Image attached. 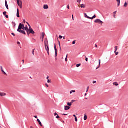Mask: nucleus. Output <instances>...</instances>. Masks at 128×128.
<instances>
[{
    "label": "nucleus",
    "instance_id": "f257e3e1",
    "mask_svg": "<svg viewBox=\"0 0 128 128\" xmlns=\"http://www.w3.org/2000/svg\"><path fill=\"white\" fill-rule=\"evenodd\" d=\"M44 46L45 50H46L48 56H50V46H48V38H46V40H44Z\"/></svg>",
    "mask_w": 128,
    "mask_h": 128
},
{
    "label": "nucleus",
    "instance_id": "f03ea898",
    "mask_svg": "<svg viewBox=\"0 0 128 128\" xmlns=\"http://www.w3.org/2000/svg\"><path fill=\"white\" fill-rule=\"evenodd\" d=\"M24 24V22H22V23H20L19 24L18 28V29L17 31L20 30H24V24Z\"/></svg>",
    "mask_w": 128,
    "mask_h": 128
},
{
    "label": "nucleus",
    "instance_id": "7ed1b4c3",
    "mask_svg": "<svg viewBox=\"0 0 128 128\" xmlns=\"http://www.w3.org/2000/svg\"><path fill=\"white\" fill-rule=\"evenodd\" d=\"M54 48L55 50V60H58V58H56L58 56V48H56V44H54Z\"/></svg>",
    "mask_w": 128,
    "mask_h": 128
},
{
    "label": "nucleus",
    "instance_id": "20e7f679",
    "mask_svg": "<svg viewBox=\"0 0 128 128\" xmlns=\"http://www.w3.org/2000/svg\"><path fill=\"white\" fill-rule=\"evenodd\" d=\"M17 4L20 8H22V2L20 0H17Z\"/></svg>",
    "mask_w": 128,
    "mask_h": 128
},
{
    "label": "nucleus",
    "instance_id": "39448f33",
    "mask_svg": "<svg viewBox=\"0 0 128 128\" xmlns=\"http://www.w3.org/2000/svg\"><path fill=\"white\" fill-rule=\"evenodd\" d=\"M95 24H104V22L102 21H101L100 19H96L94 20Z\"/></svg>",
    "mask_w": 128,
    "mask_h": 128
},
{
    "label": "nucleus",
    "instance_id": "423d86ee",
    "mask_svg": "<svg viewBox=\"0 0 128 128\" xmlns=\"http://www.w3.org/2000/svg\"><path fill=\"white\" fill-rule=\"evenodd\" d=\"M25 30H19L17 32H20V34H24V36H26V32L24 31Z\"/></svg>",
    "mask_w": 128,
    "mask_h": 128
},
{
    "label": "nucleus",
    "instance_id": "0eeeda50",
    "mask_svg": "<svg viewBox=\"0 0 128 128\" xmlns=\"http://www.w3.org/2000/svg\"><path fill=\"white\" fill-rule=\"evenodd\" d=\"M28 32H29V34H36V32H34V30L33 29L31 30H28Z\"/></svg>",
    "mask_w": 128,
    "mask_h": 128
},
{
    "label": "nucleus",
    "instance_id": "6e6552de",
    "mask_svg": "<svg viewBox=\"0 0 128 128\" xmlns=\"http://www.w3.org/2000/svg\"><path fill=\"white\" fill-rule=\"evenodd\" d=\"M28 27V26H26V27L24 26V28H23V30H26V32H28L29 30Z\"/></svg>",
    "mask_w": 128,
    "mask_h": 128
},
{
    "label": "nucleus",
    "instance_id": "1a4fd4ad",
    "mask_svg": "<svg viewBox=\"0 0 128 128\" xmlns=\"http://www.w3.org/2000/svg\"><path fill=\"white\" fill-rule=\"evenodd\" d=\"M16 16L17 18H20V10H18V8L17 9Z\"/></svg>",
    "mask_w": 128,
    "mask_h": 128
},
{
    "label": "nucleus",
    "instance_id": "9d476101",
    "mask_svg": "<svg viewBox=\"0 0 128 128\" xmlns=\"http://www.w3.org/2000/svg\"><path fill=\"white\" fill-rule=\"evenodd\" d=\"M70 110V107L68 106H64L65 110Z\"/></svg>",
    "mask_w": 128,
    "mask_h": 128
},
{
    "label": "nucleus",
    "instance_id": "9b49d317",
    "mask_svg": "<svg viewBox=\"0 0 128 128\" xmlns=\"http://www.w3.org/2000/svg\"><path fill=\"white\" fill-rule=\"evenodd\" d=\"M44 10H48V4L44 5Z\"/></svg>",
    "mask_w": 128,
    "mask_h": 128
},
{
    "label": "nucleus",
    "instance_id": "f8f14e48",
    "mask_svg": "<svg viewBox=\"0 0 128 128\" xmlns=\"http://www.w3.org/2000/svg\"><path fill=\"white\" fill-rule=\"evenodd\" d=\"M46 36V34L44 32L42 33V36H41L40 38H42V42H44V36Z\"/></svg>",
    "mask_w": 128,
    "mask_h": 128
},
{
    "label": "nucleus",
    "instance_id": "ddd939ff",
    "mask_svg": "<svg viewBox=\"0 0 128 128\" xmlns=\"http://www.w3.org/2000/svg\"><path fill=\"white\" fill-rule=\"evenodd\" d=\"M37 122H38L39 124H40V126H43L42 124V122L39 119H37Z\"/></svg>",
    "mask_w": 128,
    "mask_h": 128
},
{
    "label": "nucleus",
    "instance_id": "4468645a",
    "mask_svg": "<svg viewBox=\"0 0 128 128\" xmlns=\"http://www.w3.org/2000/svg\"><path fill=\"white\" fill-rule=\"evenodd\" d=\"M98 62H99V65H98V66L97 67L96 70H98V68H100V64H101L100 60H99Z\"/></svg>",
    "mask_w": 128,
    "mask_h": 128
},
{
    "label": "nucleus",
    "instance_id": "2eb2a0df",
    "mask_svg": "<svg viewBox=\"0 0 128 128\" xmlns=\"http://www.w3.org/2000/svg\"><path fill=\"white\" fill-rule=\"evenodd\" d=\"M118 2V6H120V0H116Z\"/></svg>",
    "mask_w": 128,
    "mask_h": 128
},
{
    "label": "nucleus",
    "instance_id": "dca6fc26",
    "mask_svg": "<svg viewBox=\"0 0 128 128\" xmlns=\"http://www.w3.org/2000/svg\"><path fill=\"white\" fill-rule=\"evenodd\" d=\"M6 93H2L0 92V96H6Z\"/></svg>",
    "mask_w": 128,
    "mask_h": 128
},
{
    "label": "nucleus",
    "instance_id": "f3484780",
    "mask_svg": "<svg viewBox=\"0 0 128 128\" xmlns=\"http://www.w3.org/2000/svg\"><path fill=\"white\" fill-rule=\"evenodd\" d=\"M67 104H68V106H70V107L72 106V102H68Z\"/></svg>",
    "mask_w": 128,
    "mask_h": 128
},
{
    "label": "nucleus",
    "instance_id": "a211bd4d",
    "mask_svg": "<svg viewBox=\"0 0 128 128\" xmlns=\"http://www.w3.org/2000/svg\"><path fill=\"white\" fill-rule=\"evenodd\" d=\"M73 116H74V118H75V122H78V117H76V114L73 115Z\"/></svg>",
    "mask_w": 128,
    "mask_h": 128
},
{
    "label": "nucleus",
    "instance_id": "6ab92c4d",
    "mask_svg": "<svg viewBox=\"0 0 128 128\" xmlns=\"http://www.w3.org/2000/svg\"><path fill=\"white\" fill-rule=\"evenodd\" d=\"M128 2H126L124 4V8H128Z\"/></svg>",
    "mask_w": 128,
    "mask_h": 128
},
{
    "label": "nucleus",
    "instance_id": "aec40b11",
    "mask_svg": "<svg viewBox=\"0 0 128 128\" xmlns=\"http://www.w3.org/2000/svg\"><path fill=\"white\" fill-rule=\"evenodd\" d=\"M12 24L14 25H13V28H16V24L14 22H12Z\"/></svg>",
    "mask_w": 128,
    "mask_h": 128
},
{
    "label": "nucleus",
    "instance_id": "412c9836",
    "mask_svg": "<svg viewBox=\"0 0 128 128\" xmlns=\"http://www.w3.org/2000/svg\"><path fill=\"white\" fill-rule=\"evenodd\" d=\"M80 7L82 8H86V5L84 4H82Z\"/></svg>",
    "mask_w": 128,
    "mask_h": 128
},
{
    "label": "nucleus",
    "instance_id": "4be33fe9",
    "mask_svg": "<svg viewBox=\"0 0 128 128\" xmlns=\"http://www.w3.org/2000/svg\"><path fill=\"white\" fill-rule=\"evenodd\" d=\"M88 120V116H86V114H85L84 116V120Z\"/></svg>",
    "mask_w": 128,
    "mask_h": 128
},
{
    "label": "nucleus",
    "instance_id": "5701e85b",
    "mask_svg": "<svg viewBox=\"0 0 128 128\" xmlns=\"http://www.w3.org/2000/svg\"><path fill=\"white\" fill-rule=\"evenodd\" d=\"M114 86H118V82H114L113 83Z\"/></svg>",
    "mask_w": 128,
    "mask_h": 128
},
{
    "label": "nucleus",
    "instance_id": "b1692460",
    "mask_svg": "<svg viewBox=\"0 0 128 128\" xmlns=\"http://www.w3.org/2000/svg\"><path fill=\"white\" fill-rule=\"evenodd\" d=\"M2 73L4 74V76H8V74H6V73L4 72V70H2Z\"/></svg>",
    "mask_w": 128,
    "mask_h": 128
},
{
    "label": "nucleus",
    "instance_id": "393cba45",
    "mask_svg": "<svg viewBox=\"0 0 128 128\" xmlns=\"http://www.w3.org/2000/svg\"><path fill=\"white\" fill-rule=\"evenodd\" d=\"M84 17L86 18H88L89 16L86 14V13H84Z\"/></svg>",
    "mask_w": 128,
    "mask_h": 128
},
{
    "label": "nucleus",
    "instance_id": "a878e982",
    "mask_svg": "<svg viewBox=\"0 0 128 128\" xmlns=\"http://www.w3.org/2000/svg\"><path fill=\"white\" fill-rule=\"evenodd\" d=\"M116 11L114 12V13H113V16H114V18H116Z\"/></svg>",
    "mask_w": 128,
    "mask_h": 128
},
{
    "label": "nucleus",
    "instance_id": "bb28decb",
    "mask_svg": "<svg viewBox=\"0 0 128 128\" xmlns=\"http://www.w3.org/2000/svg\"><path fill=\"white\" fill-rule=\"evenodd\" d=\"M72 92H73V93L76 92V90H71V91L70 92V94H72Z\"/></svg>",
    "mask_w": 128,
    "mask_h": 128
},
{
    "label": "nucleus",
    "instance_id": "cd10ccee",
    "mask_svg": "<svg viewBox=\"0 0 128 128\" xmlns=\"http://www.w3.org/2000/svg\"><path fill=\"white\" fill-rule=\"evenodd\" d=\"M80 66H82V64H77L76 66V68H80Z\"/></svg>",
    "mask_w": 128,
    "mask_h": 128
},
{
    "label": "nucleus",
    "instance_id": "c85d7f7f",
    "mask_svg": "<svg viewBox=\"0 0 128 128\" xmlns=\"http://www.w3.org/2000/svg\"><path fill=\"white\" fill-rule=\"evenodd\" d=\"M28 26H29V30H33L30 24H28Z\"/></svg>",
    "mask_w": 128,
    "mask_h": 128
},
{
    "label": "nucleus",
    "instance_id": "c756f323",
    "mask_svg": "<svg viewBox=\"0 0 128 128\" xmlns=\"http://www.w3.org/2000/svg\"><path fill=\"white\" fill-rule=\"evenodd\" d=\"M6 14H8V12H3V14H4V16H6Z\"/></svg>",
    "mask_w": 128,
    "mask_h": 128
},
{
    "label": "nucleus",
    "instance_id": "7c9ffc66",
    "mask_svg": "<svg viewBox=\"0 0 128 128\" xmlns=\"http://www.w3.org/2000/svg\"><path fill=\"white\" fill-rule=\"evenodd\" d=\"M118 46H115V51L114 52H117L118 51Z\"/></svg>",
    "mask_w": 128,
    "mask_h": 128
},
{
    "label": "nucleus",
    "instance_id": "2f4dec72",
    "mask_svg": "<svg viewBox=\"0 0 128 128\" xmlns=\"http://www.w3.org/2000/svg\"><path fill=\"white\" fill-rule=\"evenodd\" d=\"M114 54H115L116 56L118 55V52H116L114 51Z\"/></svg>",
    "mask_w": 128,
    "mask_h": 128
},
{
    "label": "nucleus",
    "instance_id": "473e14b6",
    "mask_svg": "<svg viewBox=\"0 0 128 128\" xmlns=\"http://www.w3.org/2000/svg\"><path fill=\"white\" fill-rule=\"evenodd\" d=\"M85 58H86V61L88 62V58H86V56H85Z\"/></svg>",
    "mask_w": 128,
    "mask_h": 128
},
{
    "label": "nucleus",
    "instance_id": "72a5a7b5",
    "mask_svg": "<svg viewBox=\"0 0 128 128\" xmlns=\"http://www.w3.org/2000/svg\"><path fill=\"white\" fill-rule=\"evenodd\" d=\"M88 20H94V18H92V17H88Z\"/></svg>",
    "mask_w": 128,
    "mask_h": 128
},
{
    "label": "nucleus",
    "instance_id": "f704fd0d",
    "mask_svg": "<svg viewBox=\"0 0 128 128\" xmlns=\"http://www.w3.org/2000/svg\"><path fill=\"white\" fill-rule=\"evenodd\" d=\"M68 55L67 54L66 56V58H65V62H68Z\"/></svg>",
    "mask_w": 128,
    "mask_h": 128
},
{
    "label": "nucleus",
    "instance_id": "c9c22d12",
    "mask_svg": "<svg viewBox=\"0 0 128 128\" xmlns=\"http://www.w3.org/2000/svg\"><path fill=\"white\" fill-rule=\"evenodd\" d=\"M34 50H35L34 49L32 50V54H33L34 56Z\"/></svg>",
    "mask_w": 128,
    "mask_h": 128
},
{
    "label": "nucleus",
    "instance_id": "e433bc0d",
    "mask_svg": "<svg viewBox=\"0 0 128 128\" xmlns=\"http://www.w3.org/2000/svg\"><path fill=\"white\" fill-rule=\"evenodd\" d=\"M64 37L62 36H59V38H60V40H62V38H63Z\"/></svg>",
    "mask_w": 128,
    "mask_h": 128
},
{
    "label": "nucleus",
    "instance_id": "4c0bfd02",
    "mask_svg": "<svg viewBox=\"0 0 128 128\" xmlns=\"http://www.w3.org/2000/svg\"><path fill=\"white\" fill-rule=\"evenodd\" d=\"M77 2H79V4H80V2H82V0H77Z\"/></svg>",
    "mask_w": 128,
    "mask_h": 128
},
{
    "label": "nucleus",
    "instance_id": "58836bf2",
    "mask_svg": "<svg viewBox=\"0 0 128 128\" xmlns=\"http://www.w3.org/2000/svg\"><path fill=\"white\" fill-rule=\"evenodd\" d=\"M6 8L7 10H9L10 8H8V5H6Z\"/></svg>",
    "mask_w": 128,
    "mask_h": 128
},
{
    "label": "nucleus",
    "instance_id": "ea45409f",
    "mask_svg": "<svg viewBox=\"0 0 128 128\" xmlns=\"http://www.w3.org/2000/svg\"><path fill=\"white\" fill-rule=\"evenodd\" d=\"M27 34H28V36H30V32L28 31H27Z\"/></svg>",
    "mask_w": 128,
    "mask_h": 128
},
{
    "label": "nucleus",
    "instance_id": "a19ab883",
    "mask_svg": "<svg viewBox=\"0 0 128 128\" xmlns=\"http://www.w3.org/2000/svg\"><path fill=\"white\" fill-rule=\"evenodd\" d=\"M56 118H58V119L60 118V117L58 115V116H56Z\"/></svg>",
    "mask_w": 128,
    "mask_h": 128
},
{
    "label": "nucleus",
    "instance_id": "79ce46f5",
    "mask_svg": "<svg viewBox=\"0 0 128 128\" xmlns=\"http://www.w3.org/2000/svg\"><path fill=\"white\" fill-rule=\"evenodd\" d=\"M48 84H50V82H52V81H50V80H48Z\"/></svg>",
    "mask_w": 128,
    "mask_h": 128
},
{
    "label": "nucleus",
    "instance_id": "37998d69",
    "mask_svg": "<svg viewBox=\"0 0 128 128\" xmlns=\"http://www.w3.org/2000/svg\"><path fill=\"white\" fill-rule=\"evenodd\" d=\"M76 40L73 41V42H72V44H76Z\"/></svg>",
    "mask_w": 128,
    "mask_h": 128
},
{
    "label": "nucleus",
    "instance_id": "c03bdc74",
    "mask_svg": "<svg viewBox=\"0 0 128 128\" xmlns=\"http://www.w3.org/2000/svg\"><path fill=\"white\" fill-rule=\"evenodd\" d=\"M92 18H93V20H94V18H96V16L94 14Z\"/></svg>",
    "mask_w": 128,
    "mask_h": 128
},
{
    "label": "nucleus",
    "instance_id": "a18cd8bd",
    "mask_svg": "<svg viewBox=\"0 0 128 128\" xmlns=\"http://www.w3.org/2000/svg\"><path fill=\"white\" fill-rule=\"evenodd\" d=\"M58 44H59V46L60 48V42L59 40H58Z\"/></svg>",
    "mask_w": 128,
    "mask_h": 128
},
{
    "label": "nucleus",
    "instance_id": "49530a36",
    "mask_svg": "<svg viewBox=\"0 0 128 128\" xmlns=\"http://www.w3.org/2000/svg\"><path fill=\"white\" fill-rule=\"evenodd\" d=\"M5 18H8L9 16H8V15H6L5 16Z\"/></svg>",
    "mask_w": 128,
    "mask_h": 128
},
{
    "label": "nucleus",
    "instance_id": "de8ad7c7",
    "mask_svg": "<svg viewBox=\"0 0 128 128\" xmlns=\"http://www.w3.org/2000/svg\"><path fill=\"white\" fill-rule=\"evenodd\" d=\"M5 4H6V6L8 5V1H6V0H5Z\"/></svg>",
    "mask_w": 128,
    "mask_h": 128
},
{
    "label": "nucleus",
    "instance_id": "09e8293b",
    "mask_svg": "<svg viewBox=\"0 0 128 128\" xmlns=\"http://www.w3.org/2000/svg\"><path fill=\"white\" fill-rule=\"evenodd\" d=\"M54 116H58V114L56 113H54Z\"/></svg>",
    "mask_w": 128,
    "mask_h": 128
},
{
    "label": "nucleus",
    "instance_id": "8fccbe9b",
    "mask_svg": "<svg viewBox=\"0 0 128 128\" xmlns=\"http://www.w3.org/2000/svg\"><path fill=\"white\" fill-rule=\"evenodd\" d=\"M88 90H90V87L89 86H88L87 88L86 92H88Z\"/></svg>",
    "mask_w": 128,
    "mask_h": 128
},
{
    "label": "nucleus",
    "instance_id": "3c124183",
    "mask_svg": "<svg viewBox=\"0 0 128 128\" xmlns=\"http://www.w3.org/2000/svg\"><path fill=\"white\" fill-rule=\"evenodd\" d=\"M71 102H72V104H74V102H76V100H72Z\"/></svg>",
    "mask_w": 128,
    "mask_h": 128
},
{
    "label": "nucleus",
    "instance_id": "603ef678",
    "mask_svg": "<svg viewBox=\"0 0 128 128\" xmlns=\"http://www.w3.org/2000/svg\"><path fill=\"white\" fill-rule=\"evenodd\" d=\"M1 70H4V68H2V66H0Z\"/></svg>",
    "mask_w": 128,
    "mask_h": 128
},
{
    "label": "nucleus",
    "instance_id": "864d4df0",
    "mask_svg": "<svg viewBox=\"0 0 128 128\" xmlns=\"http://www.w3.org/2000/svg\"><path fill=\"white\" fill-rule=\"evenodd\" d=\"M12 35L16 36V34H14V33H12Z\"/></svg>",
    "mask_w": 128,
    "mask_h": 128
},
{
    "label": "nucleus",
    "instance_id": "5fc2aeb1",
    "mask_svg": "<svg viewBox=\"0 0 128 128\" xmlns=\"http://www.w3.org/2000/svg\"><path fill=\"white\" fill-rule=\"evenodd\" d=\"M67 8H68V10H70V5H68V6H67Z\"/></svg>",
    "mask_w": 128,
    "mask_h": 128
},
{
    "label": "nucleus",
    "instance_id": "6e6d98bb",
    "mask_svg": "<svg viewBox=\"0 0 128 128\" xmlns=\"http://www.w3.org/2000/svg\"><path fill=\"white\" fill-rule=\"evenodd\" d=\"M93 84H96V81H93Z\"/></svg>",
    "mask_w": 128,
    "mask_h": 128
},
{
    "label": "nucleus",
    "instance_id": "4d7b16f0",
    "mask_svg": "<svg viewBox=\"0 0 128 128\" xmlns=\"http://www.w3.org/2000/svg\"><path fill=\"white\" fill-rule=\"evenodd\" d=\"M46 86H47V88H48V86H48V84H46Z\"/></svg>",
    "mask_w": 128,
    "mask_h": 128
},
{
    "label": "nucleus",
    "instance_id": "13d9d810",
    "mask_svg": "<svg viewBox=\"0 0 128 128\" xmlns=\"http://www.w3.org/2000/svg\"><path fill=\"white\" fill-rule=\"evenodd\" d=\"M62 114V116H68V114Z\"/></svg>",
    "mask_w": 128,
    "mask_h": 128
},
{
    "label": "nucleus",
    "instance_id": "bf43d9fd",
    "mask_svg": "<svg viewBox=\"0 0 128 128\" xmlns=\"http://www.w3.org/2000/svg\"><path fill=\"white\" fill-rule=\"evenodd\" d=\"M18 44H20V42H17Z\"/></svg>",
    "mask_w": 128,
    "mask_h": 128
},
{
    "label": "nucleus",
    "instance_id": "052dcab7",
    "mask_svg": "<svg viewBox=\"0 0 128 128\" xmlns=\"http://www.w3.org/2000/svg\"><path fill=\"white\" fill-rule=\"evenodd\" d=\"M26 20L24 19V24H26Z\"/></svg>",
    "mask_w": 128,
    "mask_h": 128
},
{
    "label": "nucleus",
    "instance_id": "680f3d73",
    "mask_svg": "<svg viewBox=\"0 0 128 128\" xmlns=\"http://www.w3.org/2000/svg\"><path fill=\"white\" fill-rule=\"evenodd\" d=\"M60 51L62 52V46H60Z\"/></svg>",
    "mask_w": 128,
    "mask_h": 128
},
{
    "label": "nucleus",
    "instance_id": "e2e57ef3",
    "mask_svg": "<svg viewBox=\"0 0 128 128\" xmlns=\"http://www.w3.org/2000/svg\"><path fill=\"white\" fill-rule=\"evenodd\" d=\"M34 118H38V116H34Z\"/></svg>",
    "mask_w": 128,
    "mask_h": 128
},
{
    "label": "nucleus",
    "instance_id": "0e129e2a",
    "mask_svg": "<svg viewBox=\"0 0 128 128\" xmlns=\"http://www.w3.org/2000/svg\"><path fill=\"white\" fill-rule=\"evenodd\" d=\"M48 78H50V76H48L46 79L48 80Z\"/></svg>",
    "mask_w": 128,
    "mask_h": 128
},
{
    "label": "nucleus",
    "instance_id": "69168bd1",
    "mask_svg": "<svg viewBox=\"0 0 128 128\" xmlns=\"http://www.w3.org/2000/svg\"><path fill=\"white\" fill-rule=\"evenodd\" d=\"M72 18L73 20H74V15H72Z\"/></svg>",
    "mask_w": 128,
    "mask_h": 128
},
{
    "label": "nucleus",
    "instance_id": "338daca9",
    "mask_svg": "<svg viewBox=\"0 0 128 128\" xmlns=\"http://www.w3.org/2000/svg\"><path fill=\"white\" fill-rule=\"evenodd\" d=\"M88 96V94L86 93V94H84V96Z\"/></svg>",
    "mask_w": 128,
    "mask_h": 128
},
{
    "label": "nucleus",
    "instance_id": "774afa93",
    "mask_svg": "<svg viewBox=\"0 0 128 128\" xmlns=\"http://www.w3.org/2000/svg\"><path fill=\"white\" fill-rule=\"evenodd\" d=\"M96 48H98V44H96Z\"/></svg>",
    "mask_w": 128,
    "mask_h": 128
}]
</instances>
